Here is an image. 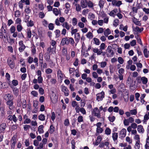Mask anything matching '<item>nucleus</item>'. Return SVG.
<instances>
[{
	"instance_id": "1",
	"label": "nucleus",
	"mask_w": 149,
	"mask_h": 149,
	"mask_svg": "<svg viewBox=\"0 0 149 149\" xmlns=\"http://www.w3.org/2000/svg\"><path fill=\"white\" fill-rule=\"evenodd\" d=\"M74 40L72 38L67 37L62 39L61 44L63 46L65 45H68L70 43L72 46H74Z\"/></svg>"
},
{
	"instance_id": "2",
	"label": "nucleus",
	"mask_w": 149,
	"mask_h": 149,
	"mask_svg": "<svg viewBox=\"0 0 149 149\" xmlns=\"http://www.w3.org/2000/svg\"><path fill=\"white\" fill-rule=\"evenodd\" d=\"M7 63L11 69L14 68L15 66V63L13 59L11 58H8L7 60Z\"/></svg>"
},
{
	"instance_id": "3",
	"label": "nucleus",
	"mask_w": 149,
	"mask_h": 149,
	"mask_svg": "<svg viewBox=\"0 0 149 149\" xmlns=\"http://www.w3.org/2000/svg\"><path fill=\"white\" fill-rule=\"evenodd\" d=\"M62 91L64 93L65 96H67L69 95V91L68 88L64 86H61Z\"/></svg>"
},
{
	"instance_id": "4",
	"label": "nucleus",
	"mask_w": 149,
	"mask_h": 149,
	"mask_svg": "<svg viewBox=\"0 0 149 149\" xmlns=\"http://www.w3.org/2000/svg\"><path fill=\"white\" fill-rule=\"evenodd\" d=\"M6 127V123H3L1 124L0 125V133L4 132Z\"/></svg>"
},
{
	"instance_id": "5",
	"label": "nucleus",
	"mask_w": 149,
	"mask_h": 149,
	"mask_svg": "<svg viewBox=\"0 0 149 149\" xmlns=\"http://www.w3.org/2000/svg\"><path fill=\"white\" fill-rule=\"evenodd\" d=\"M104 93L102 92L96 95L97 100L98 101L102 100L103 98L104 97Z\"/></svg>"
},
{
	"instance_id": "6",
	"label": "nucleus",
	"mask_w": 149,
	"mask_h": 149,
	"mask_svg": "<svg viewBox=\"0 0 149 149\" xmlns=\"http://www.w3.org/2000/svg\"><path fill=\"white\" fill-rule=\"evenodd\" d=\"M112 4L113 6L119 7L122 4V3L120 1H117V0H113L112 1Z\"/></svg>"
},
{
	"instance_id": "7",
	"label": "nucleus",
	"mask_w": 149,
	"mask_h": 149,
	"mask_svg": "<svg viewBox=\"0 0 149 149\" xmlns=\"http://www.w3.org/2000/svg\"><path fill=\"white\" fill-rule=\"evenodd\" d=\"M6 104L9 106L10 109L12 110L15 108V106L13 105L14 103L13 100L8 101L6 102Z\"/></svg>"
},
{
	"instance_id": "8",
	"label": "nucleus",
	"mask_w": 149,
	"mask_h": 149,
	"mask_svg": "<svg viewBox=\"0 0 149 149\" xmlns=\"http://www.w3.org/2000/svg\"><path fill=\"white\" fill-rule=\"evenodd\" d=\"M93 113L94 114L95 116H96L98 118H100V111L97 108L94 109L93 112Z\"/></svg>"
},
{
	"instance_id": "9",
	"label": "nucleus",
	"mask_w": 149,
	"mask_h": 149,
	"mask_svg": "<svg viewBox=\"0 0 149 149\" xmlns=\"http://www.w3.org/2000/svg\"><path fill=\"white\" fill-rule=\"evenodd\" d=\"M6 100L8 101H12L13 100L14 98L12 95L10 94H6L4 96Z\"/></svg>"
},
{
	"instance_id": "10",
	"label": "nucleus",
	"mask_w": 149,
	"mask_h": 149,
	"mask_svg": "<svg viewBox=\"0 0 149 149\" xmlns=\"http://www.w3.org/2000/svg\"><path fill=\"white\" fill-rule=\"evenodd\" d=\"M81 6L82 8H85L87 7L88 1L86 0H81L80 2Z\"/></svg>"
},
{
	"instance_id": "11",
	"label": "nucleus",
	"mask_w": 149,
	"mask_h": 149,
	"mask_svg": "<svg viewBox=\"0 0 149 149\" xmlns=\"http://www.w3.org/2000/svg\"><path fill=\"white\" fill-rule=\"evenodd\" d=\"M80 35L79 33H77L75 34L74 38L75 42H76L75 46H76L77 43L79 42L80 38Z\"/></svg>"
},
{
	"instance_id": "12",
	"label": "nucleus",
	"mask_w": 149,
	"mask_h": 149,
	"mask_svg": "<svg viewBox=\"0 0 149 149\" xmlns=\"http://www.w3.org/2000/svg\"><path fill=\"white\" fill-rule=\"evenodd\" d=\"M62 26L63 28H65L67 30H69L72 26L71 25H69L67 22H65L63 23Z\"/></svg>"
},
{
	"instance_id": "13",
	"label": "nucleus",
	"mask_w": 149,
	"mask_h": 149,
	"mask_svg": "<svg viewBox=\"0 0 149 149\" xmlns=\"http://www.w3.org/2000/svg\"><path fill=\"white\" fill-rule=\"evenodd\" d=\"M137 130L140 133H143L144 131L143 126L141 125L138 126Z\"/></svg>"
},
{
	"instance_id": "14",
	"label": "nucleus",
	"mask_w": 149,
	"mask_h": 149,
	"mask_svg": "<svg viewBox=\"0 0 149 149\" xmlns=\"http://www.w3.org/2000/svg\"><path fill=\"white\" fill-rule=\"evenodd\" d=\"M93 51L94 53H96L97 55H100L102 53V50L100 49H99L97 48L94 49Z\"/></svg>"
},
{
	"instance_id": "15",
	"label": "nucleus",
	"mask_w": 149,
	"mask_h": 149,
	"mask_svg": "<svg viewBox=\"0 0 149 149\" xmlns=\"http://www.w3.org/2000/svg\"><path fill=\"white\" fill-rule=\"evenodd\" d=\"M107 52L110 54L111 55L114 54V52L112 50V47L111 46H109L106 50Z\"/></svg>"
},
{
	"instance_id": "16",
	"label": "nucleus",
	"mask_w": 149,
	"mask_h": 149,
	"mask_svg": "<svg viewBox=\"0 0 149 149\" xmlns=\"http://www.w3.org/2000/svg\"><path fill=\"white\" fill-rule=\"evenodd\" d=\"M126 133V130L125 129H123L120 132V136L123 137L125 136Z\"/></svg>"
},
{
	"instance_id": "17",
	"label": "nucleus",
	"mask_w": 149,
	"mask_h": 149,
	"mask_svg": "<svg viewBox=\"0 0 149 149\" xmlns=\"http://www.w3.org/2000/svg\"><path fill=\"white\" fill-rule=\"evenodd\" d=\"M51 45L53 46L52 49H56V42L54 40H52L50 42Z\"/></svg>"
},
{
	"instance_id": "18",
	"label": "nucleus",
	"mask_w": 149,
	"mask_h": 149,
	"mask_svg": "<svg viewBox=\"0 0 149 149\" xmlns=\"http://www.w3.org/2000/svg\"><path fill=\"white\" fill-rule=\"evenodd\" d=\"M111 33L110 29L108 28L104 31V34L106 37H108V35Z\"/></svg>"
},
{
	"instance_id": "19",
	"label": "nucleus",
	"mask_w": 149,
	"mask_h": 149,
	"mask_svg": "<svg viewBox=\"0 0 149 149\" xmlns=\"http://www.w3.org/2000/svg\"><path fill=\"white\" fill-rule=\"evenodd\" d=\"M11 141L12 142L11 145V148H14L16 143L15 138L13 137L11 140Z\"/></svg>"
},
{
	"instance_id": "20",
	"label": "nucleus",
	"mask_w": 149,
	"mask_h": 149,
	"mask_svg": "<svg viewBox=\"0 0 149 149\" xmlns=\"http://www.w3.org/2000/svg\"><path fill=\"white\" fill-rule=\"evenodd\" d=\"M132 20L133 22L136 25L139 26H140L141 25V24L140 22L138 21L137 19L135 17L133 18Z\"/></svg>"
},
{
	"instance_id": "21",
	"label": "nucleus",
	"mask_w": 149,
	"mask_h": 149,
	"mask_svg": "<svg viewBox=\"0 0 149 149\" xmlns=\"http://www.w3.org/2000/svg\"><path fill=\"white\" fill-rule=\"evenodd\" d=\"M118 10L117 9H114L110 12L109 13V15L110 16H114L116 13L117 12Z\"/></svg>"
},
{
	"instance_id": "22",
	"label": "nucleus",
	"mask_w": 149,
	"mask_h": 149,
	"mask_svg": "<svg viewBox=\"0 0 149 149\" xmlns=\"http://www.w3.org/2000/svg\"><path fill=\"white\" fill-rule=\"evenodd\" d=\"M141 80L144 84H146L148 82V79L145 77H142L141 79Z\"/></svg>"
},
{
	"instance_id": "23",
	"label": "nucleus",
	"mask_w": 149,
	"mask_h": 149,
	"mask_svg": "<svg viewBox=\"0 0 149 149\" xmlns=\"http://www.w3.org/2000/svg\"><path fill=\"white\" fill-rule=\"evenodd\" d=\"M44 127L43 125H41L39 126L38 131L40 133H42L44 132L43 130Z\"/></svg>"
},
{
	"instance_id": "24",
	"label": "nucleus",
	"mask_w": 149,
	"mask_h": 149,
	"mask_svg": "<svg viewBox=\"0 0 149 149\" xmlns=\"http://www.w3.org/2000/svg\"><path fill=\"white\" fill-rule=\"evenodd\" d=\"M112 138L114 141H115L117 140L118 137V134L117 133L115 132L113 134Z\"/></svg>"
},
{
	"instance_id": "25",
	"label": "nucleus",
	"mask_w": 149,
	"mask_h": 149,
	"mask_svg": "<svg viewBox=\"0 0 149 149\" xmlns=\"http://www.w3.org/2000/svg\"><path fill=\"white\" fill-rule=\"evenodd\" d=\"M93 40L94 42V43L96 45H100V42L99 39L97 38H93Z\"/></svg>"
},
{
	"instance_id": "26",
	"label": "nucleus",
	"mask_w": 149,
	"mask_h": 149,
	"mask_svg": "<svg viewBox=\"0 0 149 149\" xmlns=\"http://www.w3.org/2000/svg\"><path fill=\"white\" fill-rule=\"evenodd\" d=\"M140 141H137L136 142V143L134 147L135 149H139L140 148Z\"/></svg>"
},
{
	"instance_id": "27",
	"label": "nucleus",
	"mask_w": 149,
	"mask_h": 149,
	"mask_svg": "<svg viewBox=\"0 0 149 149\" xmlns=\"http://www.w3.org/2000/svg\"><path fill=\"white\" fill-rule=\"evenodd\" d=\"M143 53L145 57L148 58V51L147 49L146 48L144 49Z\"/></svg>"
},
{
	"instance_id": "28",
	"label": "nucleus",
	"mask_w": 149,
	"mask_h": 149,
	"mask_svg": "<svg viewBox=\"0 0 149 149\" xmlns=\"http://www.w3.org/2000/svg\"><path fill=\"white\" fill-rule=\"evenodd\" d=\"M104 3V1L102 0H100V1L99 3V5L101 8H103Z\"/></svg>"
},
{
	"instance_id": "29",
	"label": "nucleus",
	"mask_w": 149,
	"mask_h": 149,
	"mask_svg": "<svg viewBox=\"0 0 149 149\" xmlns=\"http://www.w3.org/2000/svg\"><path fill=\"white\" fill-rule=\"evenodd\" d=\"M105 134L107 135H109L111 133V130L109 127H107L105 130Z\"/></svg>"
},
{
	"instance_id": "30",
	"label": "nucleus",
	"mask_w": 149,
	"mask_h": 149,
	"mask_svg": "<svg viewBox=\"0 0 149 149\" xmlns=\"http://www.w3.org/2000/svg\"><path fill=\"white\" fill-rule=\"evenodd\" d=\"M54 32L55 33L56 35V38H58L60 36V31L58 29L56 30Z\"/></svg>"
},
{
	"instance_id": "31",
	"label": "nucleus",
	"mask_w": 149,
	"mask_h": 149,
	"mask_svg": "<svg viewBox=\"0 0 149 149\" xmlns=\"http://www.w3.org/2000/svg\"><path fill=\"white\" fill-rule=\"evenodd\" d=\"M87 38L89 39L92 38L93 37L92 33L91 32L89 31L88 33L86 35Z\"/></svg>"
},
{
	"instance_id": "32",
	"label": "nucleus",
	"mask_w": 149,
	"mask_h": 149,
	"mask_svg": "<svg viewBox=\"0 0 149 149\" xmlns=\"http://www.w3.org/2000/svg\"><path fill=\"white\" fill-rule=\"evenodd\" d=\"M76 6V10L77 11H79L81 10V8L80 6L78 4H75Z\"/></svg>"
},
{
	"instance_id": "33",
	"label": "nucleus",
	"mask_w": 149,
	"mask_h": 149,
	"mask_svg": "<svg viewBox=\"0 0 149 149\" xmlns=\"http://www.w3.org/2000/svg\"><path fill=\"white\" fill-rule=\"evenodd\" d=\"M39 119L42 121H44L45 120V116L44 115L41 114L38 116Z\"/></svg>"
},
{
	"instance_id": "34",
	"label": "nucleus",
	"mask_w": 149,
	"mask_h": 149,
	"mask_svg": "<svg viewBox=\"0 0 149 149\" xmlns=\"http://www.w3.org/2000/svg\"><path fill=\"white\" fill-rule=\"evenodd\" d=\"M143 30V28H139L138 26H136L135 27V31H136L139 32H141Z\"/></svg>"
},
{
	"instance_id": "35",
	"label": "nucleus",
	"mask_w": 149,
	"mask_h": 149,
	"mask_svg": "<svg viewBox=\"0 0 149 149\" xmlns=\"http://www.w3.org/2000/svg\"><path fill=\"white\" fill-rule=\"evenodd\" d=\"M53 13L55 15L57 16L58 15L59 12L57 8H54L53 10Z\"/></svg>"
},
{
	"instance_id": "36",
	"label": "nucleus",
	"mask_w": 149,
	"mask_h": 149,
	"mask_svg": "<svg viewBox=\"0 0 149 149\" xmlns=\"http://www.w3.org/2000/svg\"><path fill=\"white\" fill-rule=\"evenodd\" d=\"M131 114L132 115H136L137 113V110L136 109H134L130 111Z\"/></svg>"
},
{
	"instance_id": "37",
	"label": "nucleus",
	"mask_w": 149,
	"mask_h": 149,
	"mask_svg": "<svg viewBox=\"0 0 149 149\" xmlns=\"http://www.w3.org/2000/svg\"><path fill=\"white\" fill-rule=\"evenodd\" d=\"M45 55L46 56H45V58L46 61H49L50 60V56L49 55L48 53H45Z\"/></svg>"
},
{
	"instance_id": "38",
	"label": "nucleus",
	"mask_w": 149,
	"mask_h": 149,
	"mask_svg": "<svg viewBox=\"0 0 149 149\" xmlns=\"http://www.w3.org/2000/svg\"><path fill=\"white\" fill-rule=\"evenodd\" d=\"M77 22V19L76 18H73L72 19V24L74 26L76 25Z\"/></svg>"
},
{
	"instance_id": "39",
	"label": "nucleus",
	"mask_w": 149,
	"mask_h": 149,
	"mask_svg": "<svg viewBox=\"0 0 149 149\" xmlns=\"http://www.w3.org/2000/svg\"><path fill=\"white\" fill-rule=\"evenodd\" d=\"M34 25L33 22V21L30 20L27 23V26L29 27H31L33 26Z\"/></svg>"
},
{
	"instance_id": "40",
	"label": "nucleus",
	"mask_w": 149,
	"mask_h": 149,
	"mask_svg": "<svg viewBox=\"0 0 149 149\" xmlns=\"http://www.w3.org/2000/svg\"><path fill=\"white\" fill-rule=\"evenodd\" d=\"M55 128L52 125H51L50 127L49 133L52 134L54 131Z\"/></svg>"
},
{
	"instance_id": "41",
	"label": "nucleus",
	"mask_w": 149,
	"mask_h": 149,
	"mask_svg": "<svg viewBox=\"0 0 149 149\" xmlns=\"http://www.w3.org/2000/svg\"><path fill=\"white\" fill-rule=\"evenodd\" d=\"M38 104V102L37 101L34 100L33 101V106L35 107V109H36L38 108V107H37Z\"/></svg>"
},
{
	"instance_id": "42",
	"label": "nucleus",
	"mask_w": 149,
	"mask_h": 149,
	"mask_svg": "<svg viewBox=\"0 0 149 149\" xmlns=\"http://www.w3.org/2000/svg\"><path fill=\"white\" fill-rule=\"evenodd\" d=\"M103 130L102 128L101 127L97 128L96 129L97 133L99 134V133H101L102 132Z\"/></svg>"
},
{
	"instance_id": "43",
	"label": "nucleus",
	"mask_w": 149,
	"mask_h": 149,
	"mask_svg": "<svg viewBox=\"0 0 149 149\" xmlns=\"http://www.w3.org/2000/svg\"><path fill=\"white\" fill-rule=\"evenodd\" d=\"M118 60L119 63L120 64H122L124 62V60L121 57H119L118 58Z\"/></svg>"
},
{
	"instance_id": "44",
	"label": "nucleus",
	"mask_w": 149,
	"mask_h": 149,
	"mask_svg": "<svg viewBox=\"0 0 149 149\" xmlns=\"http://www.w3.org/2000/svg\"><path fill=\"white\" fill-rule=\"evenodd\" d=\"M20 13L18 10H16L15 12V15L16 17H19L20 15Z\"/></svg>"
},
{
	"instance_id": "45",
	"label": "nucleus",
	"mask_w": 149,
	"mask_h": 149,
	"mask_svg": "<svg viewBox=\"0 0 149 149\" xmlns=\"http://www.w3.org/2000/svg\"><path fill=\"white\" fill-rule=\"evenodd\" d=\"M87 6H88V7L90 8H92L94 6L93 3L90 1L88 2Z\"/></svg>"
},
{
	"instance_id": "46",
	"label": "nucleus",
	"mask_w": 149,
	"mask_h": 149,
	"mask_svg": "<svg viewBox=\"0 0 149 149\" xmlns=\"http://www.w3.org/2000/svg\"><path fill=\"white\" fill-rule=\"evenodd\" d=\"M133 129H135L137 127V125L135 123H133L131 124L130 126Z\"/></svg>"
},
{
	"instance_id": "47",
	"label": "nucleus",
	"mask_w": 149,
	"mask_h": 149,
	"mask_svg": "<svg viewBox=\"0 0 149 149\" xmlns=\"http://www.w3.org/2000/svg\"><path fill=\"white\" fill-rule=\"evenodd\" d=\"M15 30V27L14 26H12L10 29V31L11 33H14Z\"/></svg>"
},
{
	"instance_id": "48",
	"label": "nucleus",
	"mask_w": 149,
	"mask_h": 149,
	"mask_svg": "<svg viewBox=\"0 0 149 149\" xmlns=\"http://www.w3.org/2000/svg\"><path fill=\"white\" fill-rule=\"evenodd\" d=\"M13 92L14 94L16 95L18 94V90L16 88H14L13 90Z\"/></svg>"
},
{
	"instance_id": "49",
	"label": "nucleus",
	"mask_w": 149,
	"mask_h": 149,
	"mask_svg": "<svg viewBox=\"0 0 149 149\" xmlns=\"http://www.w3.org/2000/svg\"><path fill=\"white\" fill-rule=\"evenodd\" d=\"M123 123L125 126H128L129 125V122L127 119H125L123 121Z\"/></svg>"
},
{
	"instance_id": "50",
	"label": "nucleus",
	"mask_w": 149,
	"mask_h": 149,
	"mask_svg": "<svg viewBox=\"0 0 149 149\" xmlns=\"http://www.w3.org/2000/svg\"><path fill=\"white\" fill-rule=\"evenodd\" d=\"M39 61H42L43 60V54L41 53H40L39 54Z\"/></svg>"
},
{
	"instance_id": "51",
	"label": "nucleus",
	"mask_w": 149,
	"mask_h": 149,
	"mask_svg": "<svg viewBox=\"0 0 149 149\" xmlns=\"http://www.w3.org/2000/svg\"><path fill=\"white\" fill-rule=\"evenodd\" d=\"M149 118V116L147 114H146L144 116V120H143V122L144 123L146 122Z\"/></svg>"
},
{
	"instance_id": "52",
	"label": "nucleus",
	"mask_w": 149,
	"mask_h": 149,
	"mask_svg": "<svg viewBox=\"0 0 149 149\" xmlns=\"http://www.w3.org/2000/svg\"><path fill=\"white\" fill-rule=\"evenodd\" d=\"M43 81L42 77V76H39L38 78V81L39 83H42Z\"/></svg>"
},
{
	"instance_id": "53",
	"label": "nucleus",
	"mask_w": 149,
	"mask_h": 149,
	"mask_svg": "<svg viewBox=\"0 0 149 149\" xmlns=\"http://www.w3.org/2000/svg\"><path fill=\"white\" fill-rule=\"evenodd\" d=\"M139 5H138V6H136V7H132V11L134 13H136L137 12V10L138 8L137 7Z\"/></svg>"
},
{
	"instance_id": "54",
	"label": "nucleus",
	"mask_w": 149,
	"mask_h": 149,
	"mask_svg": "<svg viewBox=\"0 0 149 149\" xmlns=\"http://www.w3.org/2000/svg\"><path fill=\"white\" fill-rule=\"evenodd\" d=\"M25 48V45L20 46L19 48V51L20 52H22L24 51Z\"/></svg>"
},
{
	"instance_id": "55",
	"label": "nucleus",
	"mask_w": 149,
	"mask_h": 149,
	"mask_svg": "<svg viewBox=\"0 0 149 149\" xmlns=\"http://www.w3.org/2000/svg\"><path fill=\"white\" fill-rule=\"evenodd\" d=\"M77 120L78 122L79 123L83 122V119L82 116H79Z\"/></svg>"
},
{
	"instance_id": "56",
	"label": "nucleus",
	"mask_w": 149,
	"mask_h": 149,
	"mask_svg": "<svg viewBox=\"0 0 149 149\" xmlns=\"http://www.w3.org/2000/svg\"><path fill=\"white\" fill-rule=\"evenodd\" d=\"M104 29L102 28H100L97 30V32L98 33H101L104 32Z\"/></svg>"
},
{
	"instance_id": "57",
	"label": "nucleus",
	"mask_w": 149,
	"mask_h": 149,
	"mask_svg": "<svg viewBox=\"0 0 149 149\" xmlns=\"http://www.w3.org/2000/svg\"><path fill=\"white\" fill-rule=\"evenodd\" d=\"M22 27L21 25H18L17 26V29L18 31H20L22 30Z\"/></svg>"
},
{
	"instance_id": "58",
	"label": "nucleus",
	"mask_w": 149,
	"mask_h": 149,
	"mask_svg": "<svg viewBox=\"0 0 149 149\" xmlns=\"http://www.w3.org/2000/svg\"><path fill=\"white\" fill-rule=\"evenodd\" d=\"M27 35L28 37L30 38L31 36V32L30 29L27 30Z\"/></svg>"
},
{
	"instance_id": "59",
	"label": "nucleus",
	"mask_w": 149,
	"mask_h": 149,
	"mask_svg": "<svg viewBox=\"0 0 149 149\" xmlns=\"http://www.w3.org/2000/svg\"><path fill=\"white\" fill-rule=\"evenodd\" d=\"M31 94L34 97H37L38 95V92L35 91H31Z\"/></svg>"
},
{
	"instance_id": "60",
	"label": "nucleus",
	"mask_w": 149,
	"mask_h": 149,
	"mask_svg": "<svg viewBox=\"0 0 149 149\" xmlns=\"http://www.w3.org/2000/svg\"><path fill=\"white\" fill-rule=\"evenodd\" d=\"M52 72V70L49 68L47 69L45 71L46 73L47 74H50Z\"/></svg>"
},
{
	"instance_id": "61",
	"label": "nucleus",
	"mask_w": 149,
	"mask_h": 149,
	"mask_svg": "<svg viewBox=\"0 0 149 149\" xmlns=\"http://www.w3.org/2000/svg\"><path fill=\"white\" fill-rule=\"evenodd\" d=\"M106 65L107 63L106 62H102L100 63V66L102 68H104L106 66Z\"/></svg>"
},
{
	"instance_id": "62",
	"label": "nucleus",
	"mask_w": 149,
	"mask_h": 149,
	"mask_svg": "<svg viewBox=\"0 0 149 149\" xmlns=\"http://www.w3.org/2000/svg\"><path fill=\"white\" fill-rule=\"evenodd\" d=\"M48 27L49 30H53L54 27L53 24L52 23H50Z\"/></svg>"
},
{
	"instance_id": "63",
	"label": "nucleus",
	"mask_w": 149,
	"mask_h": 149,
	"mask_svg": "<svg viewBox=\"0 0 149 149\" xmlns=\"http://www.w3.org/2000/svg\"><path fill=\"white\" fill-rule=\"evenodd\" d=\"M78 25L81 28H83L84 26V24L81 22L78 23Z\"/></svg>"
},
{
	"instance_id": "64",
	"label": "nucleus",
	"mask_w": 149,
	"mask_h": 149,
	"mask_svg": "<svg viewBox=\"0 0 149 149\" xmlns=\"http://www.w3.org/2000/svg\"><path fill=\"white\" fill-rule=\"evenodd\" d=\"M109 119L110 122H113L115 120V117L114 116L111 117H109Z\"/></svg>"
}]
</instances>
